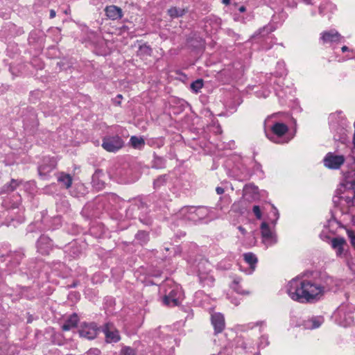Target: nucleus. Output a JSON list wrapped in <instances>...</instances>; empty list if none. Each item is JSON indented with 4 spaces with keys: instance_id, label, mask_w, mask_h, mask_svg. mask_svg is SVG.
Listing matches in <instances>:
<instances>
[{
    "instance_id": "obj_9",
    "label": "nucleus",
    "mask_w": 355,
    "mask_h": 355,
    "mask_svg": "<svg viewBox=\"0 0 355 355\" xmlns=\"http://www.w3.org/2000/svg\"><path fill=\"white\" fill-rule=\"evenodd\" d=\"M320 39L323 44L334 45L340 42L343 40V37L337 31L332 29L321 33Z\"/></svg>"
},
{
    "instance_id": "obj_18",
    "label": "nucleus",
    "mask_w": 355,
    "mask_h": 355,
    "mask_svg": "<svg viewBox=\"0 0 355 355\" xmlns=\"http://www.w3.org/2000/svg\"><path fill=\"white\" fill-rule=\"evenodd\" d=\"M324 322V318L322 316H312L302 322L304 329H314L318 328Z\"/></svg>"
},
{
    "instance_id": "obj_46",
    "label": "nucleus",
    "mask_w": 355,
    "mask_h": 355,
    "mask_svg": "<svg viewBox=\"0 0 355 355\" xmlns=\"http://www.w3.org/2000/svg\"><path fill=\"white\" fill-rule=\"evenodd\" d=\"M224 189L223 187H217L216 188V192L218 195H222L224 193Z\"/></svg>"
},
{
    "instance_id": "obj_55",
    "label": "nucleus",
    "mask_w": 355,
    "mask_h": 355,
    "mask_svg": "<svg viewBox=\"0 0 355 355\" xmlns=\"http://www.w3.org/2000/svg\"><path fill=\"white\" fill-rule=\"evenodd\" d=\"M213 355H225V352H220L218 354H213Z\"/></svg>"
},
{
    "instance_id": "obj_15",
    "label": "nucleus",
    "mask_w": 355,
    "mask_h": 355,
    "mask_svg": "<svg viewBox=\"0 0 355 355\" xmlns=\"http://www.w3.org/2000/svg\"><path fill=\"white\" fill-rule=\"evenodd\" d=\"M104 11L107 18L111 20H118L123 17L122 10L116 6H107L105 8Z\"/></svg>"
},
{
    "instance_id": "obj_22",
    "label": "nucleus",
    "mask_w": 355,
    "mask_h": 355,
    "mask_svg": "<svg viewBox=\"0 0 355 355\" xmlns=\"http://www.w3.org/2000/svg\"><path fill=\"white\" fill-rule=\"evenodd\" d=\"M243 259L245 261L249 264L251 271L252 272L254 270L256 264L257 263V258L252 252H247L243 254Z\"/></svg>"
},
{
    "instance_id": "obj_13",
    "label": "nucleus",
    "mask_w": 355,
    "mask_h": 355,
    "mask_svg": "<svg viewBox=\"0 0 355 355\" xmlns=\"http://www.w3.org/2000/svg\"><path fill=\"white\" fill-rule=\"evenodd\" d=\"M98 328L96 324L90 323L85 324L79 330V334L80 337L87 338L88 340H92L97 336Z\"/></svg>"
},
{
    "instance_id": "obj_17",
    "label": "nucleus",
    "mask_w": 355,
    "mask_h": 355,
    "mask_svg": "<svg viewBox=\"0 0 355 355\" xmlns=\"http://www.w3.org/2000/svg\"><path fill=\"white\" fill-rule=\"evenodd\" d=\"M105 177L104 173L101 170H97L93 174L92 178V187L97 191L102 190L105 188V183L103 178Z\"/></svg>"
},
{
    "instance_id": "obj_53",
    "label": "nucleus",
    "mask_w": 355,
    "mask_h": 355,
    "mask_svg": "<svg viewBox=\"0 0 355 355\" xmlns=\"http://www.w3.org/2000/svg\"><path fill=\"white\" fill-rule=\"evenodd\" d=\"M214 20H215L216 25L219 26L220 25V19H215Z\"/></svg>"
},
{
    "instance_id": "obj_12",
    "label": "nucleus",
    "mask_w": 355,
    "mask_h": 355,
    "mask_svg": "<svg viewBox=\"0 0 355 355\" xmlns=\"http://www.w3.org/2000/svg\"><path fill=\"white\" fill-rule=\"evenodd\" d=\"M52 248V241L48 236L42 235L37 240V248L40 254L44 255L49 254Z\"/></svg>"
},
{
    "instance_id": "obj_23",
    "label": "nucleus",
    "mask_w": 355,
    "mask_h": 355,
    "mask_svg": "<svg viewBox=\"0 0 355 355\" xmlns=\"http://www.w3.org/2000/svg\"><path fill=\"white\" fill-rule=\"evenodd\" d=\"M241 282V279L239 277H236L234 279L232 288L234 291H235L237 293L241 295H249L250 292L248 291H245L241 288V286L239 285V283Z\"/></svg>"
},
{
    "instance_id": "obj_59",
    "label": "nucleus",
    "mask_w": 355,
    "mask_h": 355,
    "mask_svg": "<svg viewBox=\"0 0 355 355\" xmlns=\"http://www.w3.org/2000/svg\"><path fill=\"white\" fill-rule=\"evenodd\" d=\"M115 102H116V104H118V105H119V104H120V101H115Z\"/></svg>"
},
{
    "instance_id": "obj_41",
    "label": "nucleus",
    "mask_w": 355,
    "mask_h": 355,
    "mask_svg": "<svg viewBox=\"0 0 355 355\" xmlns=\"http://www.w3.org/2000/svg\"><path fill=\"white\" fill-rule=\"evenodd\" d=\"M347 234L350 239L352 245L355 247V233L352 230H347Z\"/></svg>"
},
{
    "instance_id": "obj_42",
    "label": "nucleus",
    "mask_w": 355,
    "mask_h": 355,
    "mask_svg": "<svg viewBox=\"0 0 355 355\" xmlns=\"http://www.w3.org/2000/svg\"><path fill=\"white\" fill-rule=\"evenodd\" d=\"M275 92H276V95L279 98L280 103L283 104L284 103V98L285 97L284 92H283V90H282V89L279 90L277 89H275Z\"/></svg>"
},
{
    "instance_id": "obj_40",
    "label": "nucleus",
    "mask_w": 355,
    "mask_h": 355,
    "mask_svg": "<svg viewBox=\"0 0 355 355\" xmlns=\"http://www.w3.org/2000/svg\"><path fill=\"white\" fill-rule=\"evenodd\" d=\"M343 53L346 52V51H349V52H351L352 55H347L346 56V58L347 59H352V58H355V52L354 51H349V48L346 46H343L341 49Z\"/></svg>"
},
{
    "instance_id": "obj_58",
    "label": "nucleus",
    "mask_w": 355,
    "mask_h": 355,
    "mask_svg": "<svg viewBox=\"0 0 355 355\" xmlns=\"http://www.w3.org/2000/svg\"><path fill=\"white\" fill-rule=\"evenodd\" d=\"M157 161H159V162H161L162 161V158H160V157L157 158Z\"/></svg>"
},
{
    "instance_id": "obj_26",
    "label": "nucleus",
    "mask_w": 355,
    "mask_h": 355,
    "mask_svg": "<svg viewBox=\"0 0 355 355\" xmlns=\"http://www.w3.org/2000/svg\"><path fill=\"white\" fill-rule=\"evenodd\" d=\"M19 184L18 180L12 179L10 183L6 184L3 187V192H11L13 191Z\"/></svg>"
},
{
    "instance_id": "obj_32",
    "label": "nucleus",
    "mask_w": 355,
    "mask_h": 355,
    "mask_svg": "<svg viewBox=\"0 0 355 355\" xmlns=\"http://www.w3.org/2000/svg\"><path fill=\"white\" fill-rule=\"evenodd\" d=\"M276 74L279 76H282L286 74V69L284 62L281 61L277 62Z\"/></svg>"
},
{
    "instance_id": "obj_51",
    "label": "nucleus",
    "mask_w": 355,
    "mask_h": 355,
    "mask_svg": "<svg viewBox=\"0 0 355 355\" xmlns=\"http://www.w3.org/2000/svg\"><path fill=\"white\" fill-rule=\"evenodd\" d=\"M246 10L245 7L242 6H241L239 8V10L241 12H245Z\"/></svg>"
},
{
    "instance_id": "obj_34",
    "label": "nucleus",
    "mask_w": 355,
    "mask_h": 355,
    "mask_svg": "<svg viewBox=\"0 0 355 355\" xmlns=\"http://www.w3.org/2000/svg\"><path fill=\"white\" fill-rule=\"evenodd\" d=\"M250 329H253L255 327H259V331H263L264 329L266 327V322L264 320L257 321L256 322H252L248 324Z\"/></svg>"
},
{
    "instance_id": "obj_6",
    "label": "nucleus",
    "mask_w": 355,
    "mask_h": 355,
    "mask_svg": "<svg viewBox=\"0 0 355 355\" xmlns=\"http://www.w3.org/2000/svg\"><path fill=\"white\" fill-rule=\"evenodd\" d=\"M199 281L203 286H211L214 279L210 274L211 264L205 259H200L195 265Z\"/></svg>"
},
{
    "instance_id": "obj_29",
    "label": "nucleus",
    "mask_w": 355,
    "mask_h": 355,
    "mask_svg": "<svg viewBox=\"0 0 355 355\" xmlns=\"http://www.w3.org/2000/svg\"><path fill=\"white\" fill-rule=\"evenodd\" d=\"M168 13L173 18L179 17L184 14V10L173 7L168 10Z\"/></svg>"
},
{
    "instance_id": "obj_4",
    "label": "nucleus",
    "mask_w": 355,
    "mask_h": 355,
    "mask_svg": "<svg viewBox=\"0 0 355 355\" xmlns=\"http://www.w3.org/2000/svg\"><path fill=\"white\" fill-rule=\"evenodd\" d=\"M164 293L162 302L168 306H178L183 297V293L180 285L172 280H166L160 287Z\"/></svg>"
},
{
    "instance_id": "obj_43",
    "label": "nucleus",
    "mask_w": 355,
    "mask_h": 355,
    "mask_svg": "<svg viewBox=\"0 0 355 355\" xmlns=\"http://www.w3.org/2000/svg\"><path fill=\"white\" fill-rule=\"evenodd\" d=\"M336 115L335 114H332L329 116V125H330V127L332 130H334L335 128H336V124L334 122V119H336Z\"/></svg>"
},
{
    "instance_id": "obj_30",
    "label": "nucleus",
    "mask_w": 355,
    "mask_h": 355,
    "mask_svg": "<svg viewBox=\"0 0 355 355\" xmlns=\"http://www.w3.org/2000/svg\"><path fill=\"white\" fill-rule=\"evenodd\" d=\"M271 208L270 220L271 223L275 226L279 217V214L278 209L273 205H271Z\"/></svg>"
},
{
    "instance_id": "obj_38",
    "label": "nucleus",
    "mask_w": 355,
    "mask_h": 355,
    "mask_svg": "<svg viewBox=\"0 0 355 355\" xmlns=\"http://www.w3.org/2000/svg\"><path fill=\"white\" fill-rule=\"evenodd\" d=\"M121 355H136V352L130 347H123L121 350Z\"/></svg>"
},
{
    "instance_id": "obj_7",
    "label": "nucleus",
    "mask_w": 355,
    "mask_h": 355,
    "mask_svg": "<svg viewBox=\"0 0 355 355\" xmlns=\"http://www.w3.org/2000/svg\"><path fill=\"white\" fill-rule=\"evenodd\" d=\"M125 145L123 139L118 135H106L103 138L102 147L110 153H116Z\"/></svg>"
},
{
    "instance_id": "obj_33",
    "label": "nucleus",
    "mask_w": 355,
    "mask_h": 355,
    "mask_svg": "<svg viewBox=\"0 0 355 355\" xmlns=\"http://www.w3.org/2000/svg\"><path fill=\"white\" fill-rule=\"evenodd\" d=\"M167 178L168 176L166 175H163L157 178L153 182L154 187L155 189L161 187L166 182Z\"/></svg>"
},
{
    "instance_id": "obj_39",
    "label": "nucleus",
    "mask_w": 355,
    "mask_h": 355,
    "mask_svg": "<svg viewBox=\"0 0 355 355\" xmlns=\"http://www.w3.org/2000/svg\"><path fill=\"white\" fill-rule=\"evenodd\" d=\"M252 211L254 214V215L256 216L257 219L261 218L262 214H261V209H260L259 206H258V205L253 206Z\"/></svg>"
},
{
    "instance_id": "obj_31",
    "label": "nucleus",
    "mask_w": 355,
    "mask_h": 355,
    "mask_svg": "<svg viewBox=\"0 0 355 355\" xmlns=\"http://www.w3.org/2000/svg\"><path fill=\"white\" fill-rule=\"evenodd\" d=\"M152 53V49L150 46L144 44L139 46L138 51V55H150Z\"/></svg>"
},
{
    "instance_id": "obj_16",
    "label": "nucleus",
    "mask_w": 355,
    "mask_h": 355,
    "mask_svg": "<svg viewBox=\"0 0 355 355\" xmlns=\"http://www.w3.org/2000/svg\"><path fill=\"white\" fill-rule=\"evenodd\" d=\"M55 165L56 162L53 158H44L43 160V164L38 167L40 175H46L55 167Z\"/></svg>"
},
{
    "instance_id": "obj_36",
    "label": "nucleus",
    "mask_w": 355,
    "mask_h": 355,
    "mask_svg": "<svg viewBox=\"0 0 355 355\" xmlns=\"http://www.w3.org/2000/svg\"><path fill=\"white\" fill-rule=\"evenodd\" d=\"M269 345L268 336L267 335H262L259 338L258 343L259 348H264Z\"/></svg>"
},
{
    "instance_id": "obj_45",
    "label": "nucleus",
    "mask_w": 355,
    "mask_h": 355,
    "mask_svg": "<svg viewBox=\"0 0 355 355\" xmlns=\"http://www.w3.org/2000/svg\"><path fill=\"white\" fill-rule=\"evenodd\" d=\"M100 350L97 348L90 349L87 352L86 355H100Z\"/></svg>"
},
{
    "instance_id": "obj_54",
    "label": "nucleus",
    "mask_w": 355,
    "mask_h": 355,
    "mask_svg": "<svg viewBox=\"0 0 355 355\" xmlns=\"http://www.w3.org/2000/svg\"><path fill=\"white\" fill-rule=\"evenodd\" d=\"M232 303L234 304L235 305H239L240 302L238 300H234V302H232Z\"/></svg>"
},
{
    "instance_id": "obj_56",
    "label": "nucleus",
    "mask_w": 355,
    "mask_h": 355,
    "mask_svg": "<svg viewBox=\"0 0 355 355\" xmlns=\"http://www.w3.org/2000/svg\"><path fill=\"white\" fill-rule=\"evenodd\" d=\"M243 349H248V347H247V346H246V344H245V343H243Z\"/></svg>"
},
{
    "instance_id": "obj_50",
    "label": "nucleus",
    "mask_w": 355,
    "mask_h": 355,
    "mask_svg": "<svg viewBox=\"0 0 355 355\" xmlns=\"http://www.w3.org/2000/svg\"><path fill=\"white\" fill-rule=\"evenodd\" d=\"M202 295V292L198 291L196 293L195 296L196 298L200 297Z\"/></svg>"
},
{
    "instance_id": "obj_19",
    "label": "nucleus",
    "mask_w": 355,
    "mask_h": 355,
    "mask_svg": "<svg viewBox=\"0 0 355 355\" xmlns=\"http://www.w3.org/2000/svg\"><path fill=\"white\" fill-rule=\"evenodd\" d=\"M345 244L346 241L343 237L333 238L331 241V245L336 251L337 256H341L343 254Z\"/></svg>"
},
{
    "instance_id": "obj_25",
    "label": "nucleus",
    "mask_w": 355,
    "mask_h": 355,
    "mask_svg": "<svg viewBox=\"0 0 355 355\" xmlns=\"http://www.w3.org/2000/svg\"><path fill=\"white\" fill-rule=\"evenodd\" d=\"M58 181L63 184L67 189L69 188L72 184V178L68 174H61L58 178Z\"/></svg>"
},
{
    "instance_id": "obj_52",
    "label": "nucleus",
    "mask_w": 355,
    "mask_h": 355,
    "mask_svg": "<svg viewBox=\"0 0 355 355\" xmlns=\"http://www.w3.org/2000/svg\"><path fill=\"white\" fill-rule=\"evenodd\" d=\"M222 2L225 5H228L230 3V0H222Z\"/></svg>"
},
{
    "instance_id": "obj_44",
    "label": "nucleus",
    "mask_w": 355,
    "mask_h": 355,
    "mask_svg": "<svg viewBox=\"0 0 355 355\" xmlns=\"http://www.w3.org/2000/svg\"><path fill=\"white\" fill-rule=\"evenodd\" d=\"M272 31L268 27H263V28L260 29L259 31V35H261L262 36H265L266 35L270 33Z\"/></svg>"
},
{
    "instance_id": "obj_47",
    "label": "nucleus",
    "mask_w": 355,
    "mask_h": 355,
    "mask_svg": "<svg viewBox=\"0 0 355 355\" xmlns=\"http://www.w3.org/2000/svg\"><path fill=\"white\" fill-rule=\"evenodd\" d=\"M169 328L168 327H165L163 328V330L161 331V328H159L157 331V335L159 336V331H161L162 333H164V332H167L168 331Z\"/></svg>"
},
{
    "instance_id": "obj_1",
    "label": "nucleus",
    "mask_w": 355,
    "mask_h": 355,
    "mask_svg": "<svg viewBox=\"0 0 355 355\" xmlns=\"http://www.w3.org/2000/svg\"><path fill=\"white\" fill-rule=\"evenodd\" d=\"M326 289V284L318 272L297 276L292 279L286 286L288 296L300 303H313L320 300Z\"/></svg>"
},
{
    "instance_id": "obj_11",
    "label": "nucleus",
    "mask_w": 355,
    "mask_h": 355,
    "mask_svg": "<svg viewBox=\"0 0 355 355\" xmlns=\"http://www.w3.org/2000/svg\"><path fill=\"white\" fill-rule=\"evenodd\" d=\"M103 331L107 343H117L121 338L119 331L112 323L107 322L105 324Z\"/></svg>"
},
{
    "instance_id": "obj_49",
    "label": "nucleus",
    "mask_w": 355,
    "mask_h": 355,
    "mask_svg": "<svg viewBox=\"0 0 355 355\" xmlns=\"http://www.w3.org/2000/svg\"><path fill=\"white\" fill-rule=\"evenodd\" d=\"M55 17V12L53 10H50V18H54Z\"/></svg>"
},
{
    "instance_id": "obj_10",
    "label": "nucleus",
    "mask_w": 355,
    "mask_h": 355,
    "mask_svg": "<svg viewBox=\"0 0 355 355\" xmlns=\"http://www.w3.org/2000/svg\"><path fill=\"white\" fill-rule=\"evenodd\" d=\"M261 231L263 242L266 246H270L277 243L275 234L269 228L267 223L263 222L261 225Z\"/></svg>"
},
{
    "instance_id": "obj_8",
    "label": "nucleus",
    "mask_w": 355,
    "mask_h": 355,
    "mask_svg": "<svg viewBox=\"0 0 355 355\" xmlns=\"http://www.w3.org/2000/svg\"><path fill=\"white\" fill-rule=\"evenodd\" d=\"M345 162V157L343 155H338L335 153H328L323 159L325 167L329 169H339Z\"/></svg>"
},
{
    "instance_id": "obj_57",
    "label": "nucleus",
    "mask_w": 355,
    "mask_h": 355,
    "mask_svg": "<svg viewBox=\"0 0 355 355\" xmlns=\"http://www.w3.org/2000/svg\"><path fill=\"white\" fill-rule=\"evenodd\" d=\"M121 98H122V96H121V94H118V95L116 96V98H119V99H121Z\"/></svg>"
},
{
    "instance_id": "obj_35",
    "label": "nucleus",
    "mask_w": 355,
    "mask_h": 355,
    "mask_svg": "<svg viewBox=\"0 0 355 355\" xmlns=\"http://www.w3.org/2000/svg\"><path fill=\"white\" fill-rule=\"evenodd\" d=\"M202 86L203 82L202 80L201 79L196 80V81L193 82L191 84V89L196 93H198L200 91V89L202 87Z\"/></svg>"
},
{
    "instance_id": "obj_24",
    "label": "nucleus",
    "mask_w": 355,
    "mask_h": 355,
    "mask_svg": "<svg viewBox=\"0 0 355 355\" xmlns=\"http://www.w3.org/2000/svg\"><path fill=\"white\" fill-rule=\"evenodd\" d=\"M230 203V197L227 195L220 197L219 200L216 205L218 209L223 210L225 207H227Z\"/></svg>"
},
{
    "instance_id": "obj_28",
    "label": "nucleus",
    "mask_w": 355,
    "mask_h": 355,
    "mask_svg": "<svg viewBox=\"0 0 355 355\" xmlns=\"http://www.w3.org/2000/svg\"><path fill=\"white\" fill-rule=\"evenodd\" d=\"M136 239L141 244H145L148 241V234L145 231H139L135 235Z\"/></svg>"
},
{
    "instance_id": "obj_3",
    "label": "nucleus",
    "mask_w": 355,
    "mask_h": 355,
    "mask_svg": "<svg viewBox=\"0 0 355 355\" xmlns=\"http://www.w3.org/2000/svg\"><path fill=\"white\" fill-rule=\"evenodd\" d=\"M178 216L186 221L197 223L202 220L206 222L218 218L213 210L207 207H185L182 208Z\"/></svg>"
},
{
    "instance_id": "obj_37",
    "label": "nucleus",
    "mask_w": 355,
    "mask_h": 355,
    "mask_svg": "<svg viewBox=\"0 0 355 355\" xmlns=\"http://www.w3.org/2000/svg\"><path fill=\"white\" fill-rule=\"evenodd\" d=\"M147 144L151 147H160L163 145L162 139H150L147 141Z\"/></svg>"
},
{
    "instance_id": "obj_21",
    "label": "nucleus",
    "mask_w": 355,
    "mask_h": 355,
    "mask_svg": "<svg viewBox=\"0 0 355 355\" xmlns=\"http://www.w3.org/2000/svg\"><path fill=\"white\" fill-rule=\"evenodd\" d=\"M129 144L135 149L142 150L146 143L143 137L132 136L130 139Z\"/></svg>"
},
{
    "instance_id": "obj_14",
    "label": "nucleus",
    "mask_w": 355,
    "mask_h": 355,
    "mask_svg": "<svg viewBox=\"0 0 355 355\" xmlns=\"http://www.w3.org/2000/svg\"><path fill=\"white\" fill-rule=\"evenodd\" d=\"M211 320L215 334L222 332L225 326L223 315L220 313H215L211 315Z\"/></svg>"
},
{
    "instance_id": "obj_5",
    "label": "nucleus",
    "mask_w": 355,
    "mask_h": 355,
    "mask_svg": "<svg viewBox=\"0 0 355 355\" xmlns=\"http://www.w3.org/2000/svg\"><path fill=\"white\" fill-rule=\"evenodd\" d=\"M355 193L353 191L345 190L340 192L336 190L333 196L332 201L336 207L340 209L343 213H347L349 209L354 205Z\"/></svg>"
},
{
    "instance_id": "obj_2",
    "label": "nucleus",
    "mask_w": 355,
    "mask_h": 355,
    "mask_svg": "<svg viewBox=\"0 0 355 355\" xmlns=\"http://www.w3.org/2000/svg\"><path fill=\"white\" fill-rule=\"evenodd\" d=\"M282 113H275L268 116L264 121V132L267 138L275 144H286L291 138L287 135L288 127L282 122L277 121V118Z\"/></svg>"
},
{
    "instance_id": "obj_20",
    "label": "nucleus",
    "mask_w": 355,
    "mask_h": 355,
    "mask_svg": "<svg viewBox=\"0 0 355 355\" xmlns=\"http://www.w3.org/2000/svg\"><path fill=\"white\" fill-rule=\"evenodd\" d=\"M79 321V318L77 314L73 313L64 322V323L62 326V329L63 331H69L75 327H76L78 322Z\"/></svg>"
},
{
    "instance_id": "obj_27",
    "label": "nucleus",
    "mask_w": 355,
    "mask_h": 355,
    "mask_svg": "<svg viewBox=\"0 0 355 355\" xmlns=\"http://www.w3.org/2000/svg\"><path fill=\"white\" fill-rule=\"evenodd\" d=\"M243 192L245 195L250 193L255 195L258 193L259 188L253 184H248L244 187Z\"/></svg>"
},
{
    "instance_id": "obj_48",
    "label": "nucleus",
    "mask_w": 355,
    "mask_h": 355,
    "mask_svg": "<svg viewBox=\"0 0 355 355\" xmlns=\"http://www.w3.org/2000/svg\"><path fill=\"white\" fill-rule=\"evenodd\" d=\"M238 230L243 235H245L246 234V230L242 226H239Z\"/></svg>"
}]
</instances>
